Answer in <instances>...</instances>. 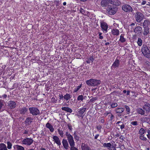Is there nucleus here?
I'll return each mask as SVG.
<instances>
[{"mask_svg":"<svg viewBox=\"0 0 150 150\" xmlns=\"http://www.w3.org/2000/svg\"><path fill=\"white\" fill-rule=\"evenodd\" d=\"M86 84L89 86H98L101 83L99 80L91 79L86 81Z\"/></svg>","mask_w":150,"mask_h":150,"instance_id":"1","label":"nucleus"},{"mask_svg":"<svg viewBox=\"0 0 150 150\" xmlns=\"http://www.w3.org/2000/svg\"><path fill=\"white\" fill-rule=\"evenodd\" d=\"M141 51L145 57L148 58H150V51L146 45H143Z\"/></svg>","mask_w":150,"mask_h":150,"instance_id":"2","label":"nucleus"},{"mask_svg":"<svg viewBox=\"0 0 150 150\" xmlns=\"http://www.w3.org/2000/svg\"><path fill=\"white\" fill-rule=\"evenodd\" d=\"M117 8L114 6H108L107 8V13L110 15H114L117 12Z\"/></svg>","mask_w":150,"mask_h":150,"instance_id":"3","label":"nucleus"},{"mask_svg":"<svg viewBox=\"0 0 150 150\" xmlns=\"http://www.w3.org/2000/svg\"><path fill=\"white\" fill-rule=\"evenodd\" d=\"M135 18L136 22L140 23L144 18V16L142 13L137 12L135 13Z\"/></svg>","mask_w":150,"mask_h":150,"instance_id":"4","label":"nucleus"},{"mask_svg":"<svg viewBox=\"0 0 150 150\" xmlns=\"http://www.w3.org/2000/svg\"><path fill=\"white\" fill-rule=\"evenodd\" d=\"M29 110L30 113L33 115L36 116L40 114L39 110L36 108L34 107L30 108Z\"/></svg>","mask_w":150,"mask_h":150,"instance_id":"5","label":"nucleus"},{"mask_svg":"<svg viewBox=\"0 0 150 150\" xmlns=\"http://www.w3.org/2000/svg\"><path fill=\"white\" fill-rule=\"evenodd\" d=\"M122 9L124 11L126 12H132L133 9L129 5L125 4L123 5L122 6Z\"/></svg>","mask_w":150,"mask_h":150,"instance_id":"6","label":"nucleus"},{"mask_svg":"<svg viewBox=\"0 0 150 150\" xmlns=\"http://www.w3.org/2000/svg\"><path fill=\"white\" fill-rule=\"evenodd\" d=\"M33 142V140L32 139L26 138L23 140L22 142L23 144L29 146Z\"/></svg>","mask_w":150,"mask_h":150,"instance_id":"7","label":"nucleus"},{"mask_svg":"<svg viewBox=\"0 0 150 150\" xmlns=\"http://www.w3.org/2000/svg\"><path fill=\"white\" fill-rule=\"evenodd\" d=\"M16 103L15 101L11 100L8 103L7 106L11 109H14L16 106Z\"/></svg>","mask_w":150,"mask_h":150,"instance_id":"8","label":"nucleus"},{"mask_svg":"<svg viewBox=\"0 0 150 150\" xmlns=\"http://www.w3.org/2000/svg\"><path fill=\"white\" fill-rule=\"evenodd\" d=\"M142 31V28L140 26H137L134 29V32L137 34L140 35Z\"/></svg>","mask_w":150,"mask_h":150,"instance_id":"9","label":"nucleus"},{"mask_svg":"<svg viewBox=\"0 0 150 150\" xmlns=\"http://www.w3.org/2000/svg\"><path fill=\"white\" fill-rule=\"evenodd\" d=\"M110 0H102L100 3L101 6L103 7H105L109 6L110 3Z\"/></svg>","mask_w":150,"mask_h":150,"instance_id":"10","label":"nucleus"},{"mask_svg":"<svg viewBox=\"0 0 150 150\" xmlns=\"http://www.w3.org/2000/svg\"><path fill=\"white\" fill-rule=\"evenodd\" d=\"M120 65V61L117 59H116L115 61L112 66V69H117Z\"/></svg>","mask_w":150,"mask_h":150,"instance_id":"11","label":"nucleus"},{"mask_svg":"<svg viewBox=\"0 0 150 150\" xmlns=\"http://www.w3.org/2000/svg\"><path fill=\"white\" fill-rule=\"evenodd\" d=\"M67 138L70 146H75V144L73 138L71 135Z\"/></svg>","mask_w":150,"mask_h":150,"instance_id":"12","label":"nucleus"},{"mask_svg":"<svg viewBox=\"0 0 150 150\" xmlns=\"http://www.w3.org/2000/svg\"><path fill=\"white\" fill-rule=\"evenodd\" d=\"M86 108H82L80 109L78 111V113L76 115L79 117H83L82 115L86 111Z\"/></svg>","mask_w":150,"mask_h":150,"instance_id":"13","label":"nucleus"},{"mask_svg":"<svg viewBox=\"0 0 150 150\" xmlns=\"http://www.w3.org/2000/svg\"><path fill=\"white\" fill-rule=\"evenodd\" d=\"M143 108L146 112L148 113L150 111V104L148 103H146L143 106Z\"/></svg>","mask_w":150,"mask_h":150,"instance_id":"14","label":"nucleus"},{"mask_svg":"<svg viewBox=\"0 0 150 150\" xmlns=\"http://www.w3.org/2000/svg\"><path fill=\"white\" fill-rule=\"evenodd\" d=\"M124 108H121L116 109L115 111L116 113H118L117 115L119 117L121 115V113L124 111Z\"/></svg>","mask_w":150,"mask_h":150,"instance_id":"15","label":"nucleus"},{"mask_svg":"<svg viewBox=\"0 0 150 150\" xmlns=\"http://www.w3.org/2000/svg\"><path fill=\"white\" fill-rule=\"evenodd\" d=\"M101 27L103 31H106V32H107L108 25L107 23L104 22L101 23Z\"/></svg>","mask_w":150,"mask_h":150,"instance_id":"16","label":"nucleus"},{"mask_svg":"<svg viewBox=\"0 0 150 150\" xmlns=\"http://www.w3.org/2000/svg\"><path fill=\"white\" fill-rule=\"evenodd\" d=\"M52 138L54 140L55 142L59 146L61 144L59 138L56 136H53Z\"/></svg>","mask_w":150,"mask_h":150,"instance_id":"17","label":"nucleus"},{"mask_svg":"<svg viewBox=\"0 0 150 150\" xmlns=\"http://www.w3.org/2000/svg\"><path fill=\"white\" fill-rule=\"evenodd\" d=\"M45 127L50 129L51 132H53L54 130L52 125H51L49 122H47L46 124Z\"/></svg>","mask_w":150,"mask_h":150,"instance_id":"18","label":"nucleus"},{"mask_svg":"<svg viewBox=\"0 0 150 150\" xmlns=\"http://www.w3.org/2000/svg\"><path fill=\"white\" fill-rule=\"evenodd\" d=\"M143 28V34L144 36H146L149 33V27H145Z\"/></svg>","mask_w":150,"mask_h":150,"instance_id":"19","label":"nucleus"},{"mask_svg":"<svg viewBox=\"0 0 150 150\" xmlns=\"http://www.w3.org/2000/svg\"><path fill=\"white\" fill-rule=\"evenodd\" d=\"M62 143L64 148L66 149H68L69 145L67 140L63 139Z\"/></svg>","mask_w":150,"mask_h":150,"instance_id":"20","label":"nucleus"},{"mask_svg":"<svg viewBox=\"0 0 150 150\" xmlns=\"http://www.w3.org/2000/svg\"><path fill=\"white\" fill-rule=\"evenodd\" d=\"M150 22L149 21L147 20H144L142 26L143 28L149 27L148 26L150 25Z\"/></svg>","mask_w":150,"mask_h":150,"instance_id":"21","label":"nucleus"},{"mask_svg":"<svg viewBox=\"0 0 150 150\" xmlns=\"http://www.w3.org/2000/svg\"><path fill=\"white\" fill-rule=\"evenodd\" d=\"M82 150H91V148L87 144H82L81 145Z\"/></svg>","mask_w":150,"mask_h":150,"instance_id":"22","label":"nucleus"},{"mask_svg":"<svg viewBox=\"0 0 150 150\" xmlns=\"http://www.w3.org/2000/svg\"><path fill=\"white\" fill-rule=\"evenodd\" d=\"M112 34L114 35L117 36L119 34V31L118 30L116 29H113L112 30Z\"/></svg>","mask_w":150,"mask_h":150,"instance_id":"23","label":"nucleus"},{"mask_svg":"<svg viewBox=\"0 0 150 150\" xmlns=\"http://www.w3.org/2000/svg\"><path fill=\"white\" fill-rule=\"evenodd\" d=\"M110 4L115 5H119L120 2L118 0H110Z\"/></svg>","mask_w":150,"mask_h":150,"instance_id":"24","label":"nucleus"},{"mask_svg":"<svg viewBox=\"0 0 150 150\" xmlns=\"http://www.w3.org/2000/svg\"><path fill=\"white\" fill-rule=\"evenodd\" d=\"M28 108L25 107H23L22 108H21L19 109V111L21 114H24L28 111Z\"/></svg>","mask_w":150,"mask_h":150,"instance_id":"25","label":"nucleus"},{"mask_svg":"<svg viewBox=\"0 0 150 150\" xmlns=\"http://www.w3.org/2000/svg\"><path fill=\"white\" fill-rule=\"evenodd\" d=\"M63 110L65 111L71 113L72 112V110L71 108L68 107H64L62 108Z\"/></svg>","mask_w":150,"mask_h":150,"instance_id":"26","label":"nucleus"},{"mask_svg":"<svg viewBox=\"0 0 150 150\" xmlns=\"http://www.w3.org/2000/svg\"><path fill=\"white\" fill-rule=\"evenodd\" d=\"M33 120V119L31 117H27L25 121V123L28 125L32 122Z\"/></svg>","mask_w":150,"mask_h":150,"instance_id":"27","label":"nucleus"},{"mask_svg":"<svg viewBox=\"0 0 150 150\" xmlns=\"http://www.w3.org/2000/svg\"><path fill=\"white\" fill-rule=\"evenodd\" d=\"M150 119L146 117H144L141 118L140 120L143 122H147L148 123L150 121Z\"/></svg>","mask_w":150,"mask_h":150,"instance_id":"28","label":"nucleus"},{"mask_svg":"<svg viewBox=\"0 0 150 150\" xmlns=\"http://www.w3.org/2000/svg\"><path fill=\"white\" fill-rule=\"evenodd\" d=\"M94 60L93 56H91L88 58H87L86 62L88 64H89L90 63H92Z\"/></svg>","mask_w":150,"mask_h":150,"instance_id":"29","label":"nucleus"},{"mask_svg":"<svg viewBox=\"0 0 150 150\" xmlns=\"http://www.w3.org/2000/svg\"><path fill=\"white\" fill-rule=\"evenodd\" d=\"M0 150H8L6 145L4 144H0Z\"/></svg>","mask_w":150,"mask_h":150,"instance_id":"30","label":"nucleus"},{"mask_svg":"<svg viewBox=\"0 0 150 150\" xmlns=\"http://www.w3.org/2000/svg\"><path fill=\"white\" fill-rule=\"evenodd\" d=\"M137 112L141 115H144L145 114V111L141 108H138L137 110Z\"/></svg>","mask_w":150,"mask_h":150,"instance_id":"31","label":"nucleus"},{"mask_svg":"<svg viewBox=\"0 0 150 150\" xmlns=\"http://www.w3.org/2000/svg\"><path fill=\"white\" fill-rule=\"evenodd\" d=\"M78 132L76 131H75L74 133V138L76 140L78 141L79 140V137L78 135Z\"/></svg>","mask_w":150,"mask_h":150,"instance_id":"32","label":"nucleus"},{"mask_svg":"<svg viewBox=\"0 0 150 150\" xmlns=\"http://www.w3.org/2000/svg\"><path fill=\"white\" fill-rule=\"evenodd\" d=\"M71 95L69 94H67L64 96V99L66 100H69L71 98Z\"/></svg>","mask_w":150,"mask_h":150,"instance_id":"33","label":"nucleus"},{"mask_svg":"<svg viewBox=\"0 0 150 150\" xmlns=\"http://www.w3.org/2000/svg\"><path fill=\"white\" fill-rule=\"evenodd\" d=\"M112 146V144L110 143H104L103 144V146L104 147H107L108 149L110 148Z\"/></svg>","mask_w":150,"mask_h":150,"instance_id":"34","label":"nucleus"},{"mask_svg":"<svg viewBox=\"0 0 150 150\" xmlns=\"http://www.w3.org/2000/svg\"><path fill=\"white\" fill-rule=\"evenodd\" d=\"M142 41L141 38H138V41H137V43L138 45L140 46H142Z\"/></svg>","mask_w":150,"mask_h":150,"instance_id":"35","label":"nucleus"},{"mask_svg":"<svg viewBox=\"0 0 150 150\" xmlns=\"http://www.w3.org/2000/svg\"><path fill=\"white\" fill-rule=\"evenodd\" d=\"M16 147L17 150H25L24 148L21 146L17 145Z\"/></svg>","mask_w":150,"mask_h":150,"instance_id":"36","label":"nucleus"},{"mask_svg":"<svg viewBox=\"0 0 150 150\" xmlns=\"http://www.w3.org/2000/svg\"><path fill=\"white\" fill-rule=\"evenodd\" d=\"M120 41L122 43L126 41L125 39L124 38V37L121 35L120 36Z\"/></svg>","mask_w":150,"mask_h":150,"instance_id":"37","label":"nucleus"},{"mask_svg":"<svg viewBox=\"0 0 150 150\" xmlns=\"http://www.w3.org/2000/svg\"><path fill=\"white\" fill-rule=\"evenodd\" d=\"M144 133V130L143 128H141L139 132V134L140 135H143V134Z\"/></svg>","mask_w":150,"mask_h":150,"instance_id":"38","label":"nucleus"},{"mask_svg":"<svg viewBox=\"0 0 150 150\" xmlns=\"http://www.w3.org/2000/svg\"><path fill=\"white\" fill-rule=\"evenodd\" d=\"M57 131L60 135L62 137H63V131L62 130H60V129H58Z\"/></svg>","mask_w":150,"mask_h":150,"instance_id":"39","label":"nucleus"},{"mask_svg":"<svg viewBox=\"0 0 150 150\" xmlns=\"http://www.w3.org/2000/svg\"><path fill=\"white\" fill-rule=\"evenodd\" d=\"M82 84H81L79 86H78L77 87L74 89V92H76L78 91H79L80 88L82 86Z\"/></svg>","mask_w":150,"mask_h":150,"instance_id":"40","label":"nucleus"},{"mask_svg":"<svg viewBox=\"0 0 150 150\" xmlns=\"http://www.w3.org/2000/svg\"><path fill=\"white\" fill-rule=\"evenodd\" d=\"M125 107L126 109V111L128 112V114H129L130 112V109L129 107L127 105H125Z\"/></svg>","mask_w":150,"mask_h":150,"instance_id":"41","label":"nucleus"},{"mask_svg":"<svg viewBox=\"0 0 150 150\" xmlns=\"http://www.w3.org/2000/svg\"><path fill=\"white\" fill-rule=\"evenodd\" d=\"M83 96L82 95L79 96L77 98V100H81V101H83Z\"/></svg>","mask_w":150,"mask_h":150,"instance_id":"42","label":"nucleus"},{"mask_svg":"<svg viewBox=\"0 0 150 150\" xmlns=\"http://www.w3.org/2000/svg\"><path fill=\"white\" fill-rule=\"evenodd\" d=\"M139 137L140 139L143 140H146V138L144 136V135H140Z\"/></svg>","mask_w":150,"mask_h":150,"instance_id":"43","label":"nucleus"},{"mask_svg":"<svg viewBox=\"0 0 150 150\" xmlns=\"http://www.w3.org/2000/svg\"><path fill=\"white\" fill-rule=\"evenodd\" d=\"M7 147L8 149H10L11 148L12 144L11 143L9 142H7Z\"/></svg>","mask_w":150,"mask_h":150,"instance_id":"44","label":"nucleus"},{"mask_svg":"<svg viewBox=\"0 0 150 150\" xmlns=\"http://www.w3.org/2000/svg\"><path fill=\"white\" fill-rule=\"evenodd\" d=\"M131 124L133 125H138V122L137 121H132L131 122Z\"/></svg>","mask_w":150,"mask_h":150,"instance_id":"45","label":"nucleus"},{"mask_svg":"<svg viewBox=\"0 0 150 150\" xmlns=\"http://www.w3.org/2000/svg\"><path fill=\"white\" fill-rule=\"evenodd\" d=\"M98 98L96 97H94L93 98H91L90 100V102H93L96 100H97Z\"/></svg>","mask_w":150,"mask_h":150,"instance_id":"46","label":"nucleus"},{"mask_svg":"<svg viewBox=\"0 0 150 150\" xmlns=\"http://www.w3.org/2000/svg\"><path fill=\"white\" fill-rule=\"evenodd\" d=\"M117 106V103H112L111 105V107L112 108H114Z\"/></svg>","mask_w":150,"mask_h":150,"instance_id":"47","label":"nucleus"},{"mask_svg":"<svg viewBox=\"0 0 150 150\" xmlns=\"http://www.w3.org/2000/svg\"><path fill=\"white\" fill-rule=\"evenodd\" d=\"M3 105V101L0 100V109H1Z\"/></svg>","mask_w":150,"mask_h":150,"instance_id":"48","label":"nucleus"},{"mask_svg":"<svg viewBox=\"0 0 150 150\" xmlns=\"http://www.w3.org/2000/svg\"><path fill=\"white\" fill-rule=\"evenodd\" d=\"M74 146H71L70 150H79L77 148Z\"/></svg>","mask_w":150,"mask_h":150,"instance_id":"49","label":"nucleus"},{"mask_svg":"<svg viewBox=\"0 0 150 150\" xmlns=\"http://www.w3.org/2000/svg\"><path fill=\"white\" fill-rule=\"evenodd\" d=\"M67 126H68V127L69 129V130H72V127L71 125L69 124H68L67 125Z\"/></svg>","mask_w":150,"mask_h":150,"instance_id":"50","label":"nucleus"},{"mask_svg":"<svg viewBox=\"0 0 150 150\" xmlns=\"http://www.w3.org/2000/svg\"><path fill=\"white\" fill-rule=\"evenodd\" d=\"M122 124L120 125V128L121 129H122L125 128V125L123 123H121Z\"/></svg>","mask_w":150,"mask_h":150,"instance_id":"51","label":"nucleus"},{"mask_svg":"<svg viewBox=\"0 0 150 150\" xmlns=\"http://www.w3.org/2000/svg\"><path fill=\"white\" fill-rule=\"evenodd\" d=\"M102 128V126L100 125H99L97 127V129L98 130H100Z\"/></svg>","mask_w":150,"mask_h":150,"instance_id":"52","label":"nucleus"},{"mask_svg":"<svg viewBox=\"0 0 150 150\" xmlns=\"http://www.w3.org/2000/svg\"><path fill=\"white\" fill-rule=\"evenodd\" d=\"M71 135L68 132H66V136L67 137V138L69 137Z\"/></svg>","mask_w":150,"mask_h":150,"instance_id":"53","label":"nucleus"},{"mask_svg":"<svg viewBox=\"0 0 150 150\" xmlns=\"http://www.w3.org/2000/svg\"><path fill=\"white\" fill-rule=\"evenodd\" d=\"M59 98L60 99H62L64 98V96L62 94L59 95Z\"/></svg>","mask_w":150,"mask_h":150,"instance_id":"54","label":"nucleus"},{"mask_svg":"<svg viewBox=\"0 0 150 150\" xmlns=\"http://www.w3.org/2000/svg\"><path fill=\"white\" fill-rule=\"evenodd\" d=\"M114 118V116L112 115H111V116L110 117V120L112 121Z\"/></svg>","mask_w":150,"mask_h":150,"instance_id":"55","label":"nucleus"},{"mask_svg":"<svg viewBox=\"0 0 150 150\" xmlns=\"http://www.w3.org/2000/svg\"><path fill=\"white\" fill-rule=\"evenodd\" d=\"M146 3V1H143L142 2V5H144Z\"/></svg>","mask_w":150,"mask_h":150,"instance_id":"56","label":"nucleus"},{"mask_svg":"<svg viewBox=\"0 0 150 150\" xmlns=\"http://www.w3.org/2000/svg\"><path fill=\"white\" fill-rule=\"evenodd\" d=\"M120 139H122V140H124V139L125 138L123 136H121L120 137Z\"/></svg>","mask_w":150,"mask_h":150,"instance_id":"57","label":"nucleus"},{"mask_svg":"<svg viewBox=\"0 0 150 150\" xmlns=\"http://www.w3.org/2000/svg\"><path fill=\"white\" fill-rule=\"evenodd\" d=\"M99 136V134H96L95 136V139H97V138Z\"/></svg>","mask_w":150,"mask_h":150,"instance_id":"58","label":"nucleus"},{"mask_svg":"<svg viewBox=\"0 0 150 150\" xmlns=\"http://www.w3.org/2000/svg\"><path fill=\"white\" fill-rule=\"evenodd\" d=\"M109 113H110V112H106L105 113L104 115L105 116H107Z\"/></svg>","mask_w":150,"mask_h":150,"instance_id":"59","label":"nucleus"},{"mask_svg":"<svg viewBox=\"0 0 150 150\" xmlns=\"http://www.w3.org/2000/svg\"><path fill=\"white\" fill-rule=\"evenodd\" d=\"M105 121L103 119H102L100 120V122L102 123H104V122Z\"/></svg>","mask_w":150,"mask_h":150,"instance_id":"60","label":"nucleus"},{"mask_svg":"<svg viewBox=\"0 0 150 150\" xmlns=\"http://www.w3.org/2000/svg\"><path fill=\"white\" fill-rule=\"evenodd\" d=\"M3 97L5 98H6L7 97V96L6 94H4L3 96Z\"/></svg>","mask_w":150,"mask_h":150,"instance_id":"61","label":"nucleus"},{"mask_svg":"<svg viewBox=\"0 0 150 150\" xmlns=\"http://www.w3.org/2000/svg\"><path fill=\"white\" fill-rule=\"evenodd\" d=\"M127 95H129V93H130V91H127Z\"/></svg>","mask_w":150,"mask_h":150,"instance_id":"62","label":"nucleus"},{"mask_svg":"<svg viewBox=\"0 0 150 150\" xmlns=\"http://www.w3.org/2000/svg\"><path fill=\"white\" fill-rule=\"evenodd\" d=\"M147 133H148V134H150V130H147Z\"/></svg>","mask_w":150,"mask_h":150,"instance_id":"63","label":"nucleus"},{"mask_svg":"<svg viewBox=\"0 0 150 150\" xmlns=\"http://www.w3.org/2000/svg\"><path fill=\"white\" fill-rule=\"evenodd\" d=\"M147 137L148 138L150 139V134L147 135Z\"/></svg>","mask_w":150,"mask_h":150,"instance_id":"64","label":"nucleus"}]
</instances>
